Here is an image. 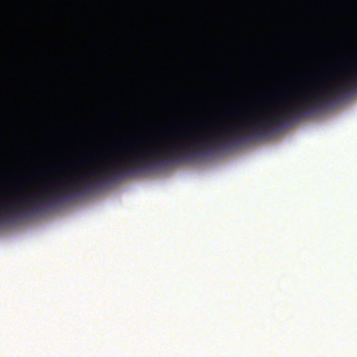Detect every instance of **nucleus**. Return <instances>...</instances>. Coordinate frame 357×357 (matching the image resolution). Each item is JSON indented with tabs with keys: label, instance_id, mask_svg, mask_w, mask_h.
<instances>
[{
	"label": "nucleus",
	"instance_id": "nucleus-4",
	"mask_svg": "<svg viewBox=\"0 0 357 357\" xmlns=\"http://www.w3.org/2000/svg\"><path fill=\"white\" fill-rule=\"evenodd\" d=\"M284 91H285V92H289V91H290V90H289L288 89H284Z\"/></svg>",
	"mask_w": 357,
	"mask_h": 357
},
{
	"label": "nucleus",
	"instance_id": "nucleus-3",
	"mask_svg": "<svg viewBox=\"0 0 357 357\" xmlns=\"http://www.w3.org/2000/svg\"><path fill=\"white\" fill-rule=\"evenodd\" d=\"M104 122L105 123L106 126H107V128H109V124H108V123H107L105 122V119H104Z\"/></svg>",
	"mask_w": 357,
	"mask_h": 357
},
{
	"label": "nucleus",
	"instance_id": "nucleus-2",
	"mask_svg": "<svg viewBox=\"0 0 357 357\" xmlns=\"http://www.w3.org/2000/svg\"><path fill=\"white\" fill-rule=\"evenodd\" d=\"M323 77H324L323 76H320V77H319L317 78L314 79V81L319 82H321L323 79Z\"/></svg>",
	"mask_w": 357,
	"mask_h": 357
},
{
	"label": "nucleus",
	"instance_id": "nucleus-1",
	"mask_svg": "<svg viewBox=\"0 0 357 357\" xmlns=\"http://www.w3.org/2000/svg\"><path fill=\"white\" fill-rule=\"evenodd\" d=\"M93 10H91V192L96 178L102 183L119 181L133 173L146 172L157 165H167L170 162L189 160L210 153L215 148H222L226 145H237L241 139L265 135L268 131L280 126L285 125L289 121H297L298 118L307 116L323 107V91L314 88V94L304 97L301 101L289 105L277 115L265 116L262 118L255 116L248 124L241 129L232 128L224 133L212 136L204 135L202 137H193L190 143L174 142L171 146L165 147L162 151L158 149H151L146 147V153L133 151L135 157L128 160H119L116 153L126 149H116V144L111 143L112 149L104 147L100 151V162L98 170L95 172L92 165V131H93Z\"/></svg>",
	"mask_w": 357,
	"mask_h": 357
}]
</instances>
